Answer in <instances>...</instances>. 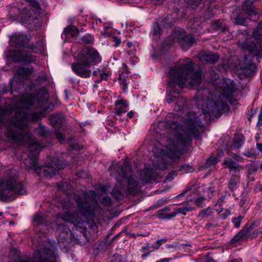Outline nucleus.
<instances>
[{"label":"nucleus","mask_w":262,"mask_h":262,"mask_svg":"<svg viewBox=\"0 0 262 262\" xmlns=\"http://www.w3.org/2000/svg\"><path fill=\"white\" fill-rule=\"evenodd\" d=\"M47 76L45 74H43L41 76H39L38 77H37L36 80V82L38 84H41L47 81Z\"/></svg>","instance_id":"51"},{"label":"nucleus","mask_w":262,"mask_h":262,"mask_svg":"<svg viewBox=\"0 0 262 262\" xmlns=\"http://www.w3.org/2000/svg\"><path fill=\"white\" fill-rule=\"evenodd\" d=\"M51 164L53 166H55L57 172L59 170L63 169L67 165L66 161L63 159H54L51 161Z\"/></svg>","instance_id":"31"},{"label":"nucleus","mask_w":262,"mask_h":262,"mask_svg":"<svg viewBox=\"0 0 262 262\" xmlns=\"http://www.w3.org/2000/svg\"><path fill=\"white\" fill-rule=\"evenodd\" d=\"M29 5L33 9L35 12H39L40 10V5L38 2L36 0H27Z\"/></svg>","instance_id":"40"},{"label":"nucleus","mask_w":262,"mask_h":262,"mask_svg":"<svg viewBox=\"0 0 262 262\" xmlns=\"http://www.w3.org/2000/svg\"><path fill=\"white\" fill-rule=\"evenodd\" d=\"M194 64L189 59L184 63L174 66L170 69L168 74V86L171 90L168 93L166 101L171 103L177 100L182 90L189 81L191 87L199 85L202 81V73L200 69L194 72Z\"/></svg>","instance_id":"3"},{"label":"nucleus","mask_w":262,"mask_h":262,"mask_svg":"<svg viewBox=\"0 0 262 262\" xmlns=\"http://www.w3.org/2000/svg\"><path fill=\"white\" fill-rule=\"evenodd\" d=\"M67 215L69 217L67 221H64L63 223H59L58 225L56 230L57 233L62 238L67 237L69 233L72 234L73 237L76 238L74 236L75 233H72L71 228L69 226V224H71L73 225V227H72V230H74V228H75L77 232L79 231L80 232V239L82 238L86 239V222L83 220L82 217L80 216L77 213H72L70 212H67Z\"/></svg>","instance_id":"7"},{"label":"nucleus","mask_w":262,"mask_h":262,"mask_svg":"<svg viewBox=\"0 0 262 262\" xmlns=\"http://www.w3.org/2000/svg\"><path fill=\"white\" fill-rule=\"evenodd\" d=\"M21 17L24 23L29 26L32 29L37 27L39 24L38 18L29 12L23 13Z\"/></svg>","instance_id":"22"},{"label":"nucleus","mask_w":262,"mask_h":262,"mask_svg":"<svg viewBox=\"0 0 262 262\" xmlns=\"http://www.w3.org/2000/svg\"><path fill=\"white\" fill-rule=\"evenodd\" d=\"M152 34L155 39H158L162 34V29L157 22H155L152 26Z\"/></svg>","instance_id":"35"},{"label":"nucleus","mask_w":262,"mask_h":262,"mask_svg":"<svg viewBox=\"0 0 262 262\" xmlns=\"http://www.w3.org/2000/svg\"><path fill=\"white\" fill-rule=\"evenodd\" d=\"M36 99V96L33 95H29L23 97L21 100V103L23 106L28 109L34 105Z\"/></svg>","instance_id":"30"},{"label":"nucleus","mask_w":262,"mask_h":262,"mask_svg":"<svg viewBox=\"0 0 262 262\" xmlns=\"http://www.w3.org/2000/svg\"><path fill=\"white\" fill-rule=\"evenodd\" d=\"M257 125H262V107H261L260 113L258 115V120L257 122Z\"/></svg>","instance_id":"57"},{"label":"nucleus","mask_w":262,"mask_h":262,"mask_svg":"<svg viewBox=\"0 0 262 262\" xmlns=\"http://www.w3.org/2000/svg\"><path fill=\"white\" fill-rule=\"evenodd\" d=\"M219 159L216 157L210 156L206 160L205 165L207 167H209L214 165L219 162Z\"/></svg>","instance_id":"38"},{"label":"nucleus","mask_w":262,"mask_h":262,"mask_svg":"<svg viewBox=\"0 0 262 262\" xmlns=\"http://www.w3.org/2000/svg\"><path fill=\"white\" fill-rule=\"evenodd\" d=\"M10 253L16 258L14 262H57L55 252L50 248H43L36 251L31 258L21 256L20 251L15 248H11Z\"/></svg>","instance_id":"8"},{"label":"nucleus","mask_w":262,"mask_h":262,"mask_svg":"<svg viewBox=\"0 0 262 262\" xmlns=\"http://www.w3.org/2000/svg\"><path fill=\"white\" fill-rule=\"evenodd\" d=\"M77 56L84 61H89L91 65H96L101 61V57L99 52L90 47L83 48Z\"/></svg>","instance_id":"14"},{"label":"nucleus","mask_w":262,"mask_h":262,"mask_svg":"<svg viewBox=\"0 0 262 262\" xmlns=\"http://www.w3.org/2000/svg\"><path fill=\"white\" fill-rule=\"evenodd\" d=\"M101 203L105 206H111L112 205V201L108 196H106L102 198Z\"/></svg>","instance_id":"45"},{"label":"nucleus","mask_w":262,"mask_h":262,"mask_svg":"<svg viewBox=\"0 0 262 262\" xmlns=\"http://www.w3.org/2000/svg\"><path fill=\"white\" fill-rule=\"evenodd\" d=\"M36 132L39 136L43 137L47 136L48 130L46 126L39 125V126L36 129Z\"/></svg>","instance_id":"43"},{"label":"nucleus","mask_w":262,"mask_h":262,"mask_svg":"<svg viewBox=\"0 0 262 262\" xmlns=\"http://www.w3.org/2000/svg\"><path fill=\"white\" fill-rule=\"evenodd\" d=\"M157 177V173L151 168H145L140 174V180L143 184L149 183L151 181H155Z\"/></svg>","instance_id":"19"},{"label":"nucleus","mask_w":262,"mask_h":262,"mask_svg":"<svg viewBox=\"0 0 262 262\" xmlns=\"http://www.w3.org/2000/svg\"><path fill=\"white\" fill-rule=\"evenodd\" d=\"M245 155L246 156H247V157H255L256 156V154L255 153V151H253V152H251V151H248L247 152H246L245 154Z\"/></svg>","instance_id":"59"},{"label":"nucleus","mask_w":262,"mask_h":262,"mask_svg":"<svg viewBox=\"0 0 262 262\" xmlns=\"http://www.w3.org/2000/svg\"><path fill=\"white\" fill-rule=\"evenodd\" d=\"M229 107L226 102L219 99L216 101H210L207 104V110L203 111V114L206 117L208 115L210 117H219L222 114L227 112Z\"/></svg>","instance_id":"10"},{"label":"nucleus","mask_w":262,"mask_h":262,"mask_svg":"<svg viewBox=\"0 0 262 262\" xmlns=\"http://www.w3.org/2000/svg\"><path fill=\"white\" fill-rule=\"evenodd\" d=\"M30 38L25 34L15 33L10 38V45L15 48H26L30 50H34L36 45L33 42H30Z\"/></svg>","instance_id":"11"},{"label":"nucleus","mask_w":262,"mask_h":262,"mask_svg":"<svg viewBox=\"0 0 262 262\" xmlns=\"http://www.w3.org/2000/svg\"><path fill=\"white\" fill-rule=\"evenodd\" d=\"M242 10L248 16L252 17L257 14L256 9L253 5V3L250 0H245L241 7Z\"/></svg>","instance_id":"23"},{"label":"nucleus","mask_w":262,"mask_h":262,"mask_svg":"<svg viewBox=\"0 0 262 262\" xmlns=\"http://www.w3.org/2000/svg\"><path fill=\"white\" fill-rule=\"evenodd\" d=\"M223 165L226 168H229V171L233 172L235 173L240 172L244 169V167L229 158H225Z\"/></svg>","instance_id":"21"},{"label":"nucleus","mask_w":262,"mask_h":262,"mask_svg":"<svg viewBox=\"0 0 262 262\" xmlns=\"http://www.w3.org/2000/svg\"><path fill=\"white\" fill-rule=\"evenodd\" d=\"M187 103L186 99L180 94L174 105V110L179 112L186 109L187 106Z\"/></svg>","instance_id":"29"},{"label":"nucleus","mask_w":262,"mask_h":262,"mask_svg":"<svg viewBox=\"0 0 262 262\" xmlns=\"http://www.w3.org/2000/svg\"><path fill=\"white\" fill-rule=\"evenodd\" d=\"M224 201H225V196H222L221 197H220L219 199L216 204L217 205L218 204L220 206H221L222 205V204L224 202Z\"/></svg>","instance_id":"58"},{"label":"nucleus","mask_w":262,"mask_h":262,"mask_svg":"<svg viewBox=\"0 0 262 262\" xmlns=\"http://www.w3.org/2000/svg\"><path fill=\"white\" fill-rule=\"evenodd\" d=\"M33 224L36 232L42 233L47 229V221L40 214L37 213L34 215Z\"/></svg>","instance_id":"20"},{"label":"nucleus","mask_w":262,"mask_h":262,"mask_svg":"<svg viewBox=\"0 0 262 262\" xmlns=\"http://www.w3.org/2000/svg\"><path fill=\"white\" fill-rule=\"evenodd\" d=\"M166 241V239L163 238L159 240H158L156 242V244H157V246L154 247L155 249H159V247L162 245V244L165 243Z\"/></svg>","instance_id":"55"},{"label":"nucleus","mask_w":262,"mask_h":262,"mask_svg":"<svg viewBox=\"0 0 262 262\" xmlns=\"http://www.w3.org/2000/svg\"><path fill=\"white\" fill-rule=\"evenodd\" d=\"M81 40L86 44L92 45L94 43V38L92 35L88 34L81 38Z\"/></svg>","instance_id":"41"},{"label":"nucleus","mask_w":262,"mask_h":262,"mask_svg":"<svg viewBox=\"0 0 262 262\" xmlns=\"http://www.w3.org/2000/svg\"><path fill=\"white\" fill-rule=\"evenodd\" d=\"M243 219V216L241 215H239L238 217H235L232 218V222L234 226V227L236 228H238L240 227L241 222Z\"/></svg>","instance_id":"46"},{"label":"nucleus","mask_w":262,"mask_h":262,"mask_svg":"<svg viewBox=\"0 0 262 262\" xmlns=\"http://www.w3.org/2000/svg\"><path fill=\"white\" fill-rule=\"evenodd\" d=\"M193 208L191 207L190 205L187 204L184 207H181L179 208H177L174 209V212L178 213H182L184 215H186V212L191 211L193 210Z\"/></svg>","instance_id":"37"},{"label":"nucleus","mask_w":262,"mask_h":262,"mask_svg":"<svg viewBox=\"0 0 262 262\" xmlns=\"http://www.w3.org/2000/svg\"><path fill=\"white\" fill-rule=\"evenodd\" d=\"M12 57L17 62L25 63H33L36 60V57L26 50H15L13 52Z\"/></svg>","instance_id":"16"},{"label":"nucleus","mask_w":262,"mask_h":262,"mask_svg":"<svg viewBox=\"0 0 262 262\" xmlns=\"http://www.w3.org/2000/svg\"><path fill=\"white\" fill-rule=\"evenodd\" d=\"M56 137L60 142H62L64 139L63 134L60 132H57L56 133Z\"/></svg>","instance_id":"54"},{"label":"nucleus","mask_w":262,"mask_h":262,"mask_svg":"<svg viewBox=\"0 0 262 262\" xmlns=\"http://www.w3.org/2000/svg\"><path fill=\"white\" fill-rule=\"evenodd\" d=\"M237 87L236 84L233 81H231L229 83H227L223 88L222 92V95L224 97H225L230 101Z\"/></svg>","instance_id":"24"},{"label":"nucleus","mask_w":262,"mask_h":262,"mask_svg":"<svg viewBox=\"0 0 262 262\" xmlns=\"http://www.w3.org/2000/svg\"><path fill=\"white\" fill-rule=\"evenodd\" d=\"M215 25L217 27L218 29H221L222 32H226L228 30V28L225 26L221 27V23L219 21H216L215 22Z\"/></svg>","instance_id":"53"},{"label":"nucleus","mask_w":262,"mask_h":262,"mask_svg":"<svg viewBox=\"0 0 262 262\" xmlns=\"http://www.w3.org/2000/svg\"><path fill=\"white\" fill-rule=\"evenodd\" d=\"M64 93L65 95V99L67 101L69 99V94H70V92L67 89H66L64 90Z\"/></svg>","instance_id":"62"},{"label":"nucleus","mask_w":262,"mask_h":262,"mask_svg":"<svg viewBox=\"0 0 262 262\" xmlns=\"http://www.w3.org/2000/svg\"><path fill=\"white\" fill-rule=\"evenodd\" d=\"M203 126L199 116L193 112H188L184 118L182 133H178L174 136L172 144L167 146V150L157 149L162 159L168 157L171 159H179L178 152L184 150L188 143L192 142V138L199 139L201 137L200 129Z\"/></svg>","instance_id":"2"},{"label":"nucleus","mask_w":262,"mask_h":262,"mask_svg":"<svg viewBox=\"0 0 262 262\" xmlns=\"http://www.w3.org/2000/svg\"><path fill=\"white\" fill-rule=\"evenodd\" d=\"M63 119V117L61 113H55L50 117V122L55 128L60 127Z\"/></svg>","instance_id":"28"},{"label":"nucleus","mask_w":262,"mask_h":262,"mask_svg":"<svg viewBox=\"0 0 262 262\" xmlns=\"http://www.w3.org/2000/svg\"><path fill=\"white\" fill-rule=\"evenodd\" d=\"M112 262H124L123 256L118 253L115 254L111 260Z\"/></svg>","instance_id":"49"},{"label":"nucleus","mask_w":262,"mask_h":262,"mask_svg":"<svg viewBox=\"0 0 262 262\" xmlns=\"http://www.w3.org/2000/svg\"><path fill=\"white\" fill-rule=\"evenodd\" d=\"M246 168H247L248 171V176H249L250 175H252L254 173L256 172L258 169L257 166L255 164H248L246 165Z\"/></svg>","instance_id":"42"},{"label":"nucleus","mask_w":262,"mask_h":262,"mask_svg":"<svg viewBox=\"0 0 262 262\" xmlns=\"http://www.w3.org/2000/svg\"><path fill=\"white\" fill-rule=\"evenodd\" d=\"M213 213L212 209L209 207L206 209H203L200 211L198 214V217H200L201 219L203 220L205 218H208L211 216Z\"/></svg>","instance_id":"33"},{"label":"nucleus","mask_w":262,"mask_h":262,"mask_svg":"<svg viewBox=\"0 0 262 262\" xmlns=\"http://www.w3.org/2000/svg\"><path fill=\"white\" fill-rule=\"evenodd\" d=\"M206 198L203 196L198 197L195 201V204L198 207L202 208L204 206V202Z\"/></svg>","instance_id":"48"},{"label":"nucleus","mask_w":262,"mask_h":262,"mask_svg":"<svg viewBox=\"0 0 262 262\" xmlns=\"http://www.w3.org/2000/svg\"><path fill=\"white\" fill-rule=\"evenodd\" d=\"M240 183V176L235 173L231 176L230 179L228 183V188L233 192L236 190Z\"/></svg>","instance_id":"27"},{"label":"nucleus","mask_w":262,"mask_h":262,"mask_svg":"<svg viewBox=\"0 0 262 262\" xmlns=\"http://www.w3.org/2000/svg\"><path fill=\"white\" fill-rule=\"evenodd\" d=\"M179 170L185 173L192 172L193 168L189 165L184 164L180 167Z\"/></svg>","instance_id":"44"},{"label":"nucleus","mask_w":262,"mask_h":262,"mask_svg":"<svg viewBox=\"0 0 262 262\" xmlns=\"http://www.w3.org/2000/svg\"><path fill=\"white\" fill-rule=\"evenodd\" d=\"M48 101V98L46 97L43 101L40 100L38 99L37 100V103L39 104V106L41 107V109L43 110L44 112H47L48 110V107L45 106V105L47 104Z\"/></svg>","instance_id":"47"},{"label":"nucleus","mask_w":262,"mask_h":262,"mask_svg":"<svg viewBox=\"0 0 262 262\" xmlns=\"http://www.w3.org/2000/svg\"><path fill=\"white\" fill-rule=\"evenodd\" d=\"M173 38H177L179 43L183 50H187L195 43L196 39L191 34L185 35L184 30L181 28H176L173 31Z\"/></svg>","instance_id":"13"},{"label":"nucleus","mask_w":262,"mask_h":262,"mask_svg":"<svg viewBox=\"0 0 262 262\" xmlns=\"http://www.w3.org/2000/svg\"><path fill=\"white\" fill-rule=\"evenodd\" d=\"M177 213L174 211L171 212V209L169 206L165 207L157 212L158 218L161 220H170L175 217Z\"/></svg>","instance_id":"25"},{"label":"nucleus","mask_w":262,"mask_h":262,"mask_svg":"<svg viewBox=\"0 0 262 262\" xmlns=\"http://www.w3.org/2000/svg\"><path fill=\"white\" fill-rule=\"evenodd\" d=\"M230 212L228 210H226L225 213L222 214L223 217L225 219L228 216L230 215Z\"/></svg>","instance_id":"60"},{"label":"nucleus","mask_w":262,"mask_h":262,"mask_svg":"<svg viewBox=\"0 0 262 262\" xmlns=\"http://www.w3.org/2000/svg\"><path fill=\"white\" fill-rule=\"evenodd\" d=\"M156 262H168V260L167 258H163L157 261Z\"/></svg>","instance_id":"64"},{"label":"nucleus","mask_w":262,"mask_h":262,"mask_svg":"<svg viewBox=\"0 0 262 262\" xmlns=\"http://www.w3.org/2000/svg\"><path fill=\"white\" fill-rule=\"evenodd\" d=\"M111 39H112V41L114 42H115V45H114L115 47H118L120 45V43H121V40L117 36H114L112 37Z\"/></svg>","instance_id":"52"},{"label":"nucleus","mask_w":262,"mask_h":262,"mask_svg":"<svg viewBox=\"0 0 262 262\" xmlns=\"http://www.w3.org/2000/svg\"><path fill=\"white\" fill-rule=\"evenodd\" d=\"M78 33L79 30L77 28L69 26L66 27L63 31V33L67 35H70L72 37L76 36Z\"/></svg>","instance_id":"36"},{"label":"nucleus","mask_w":262,"mask_h":262,"mask_svg":"<svg viewBox=\"0 0 262 262\" xmlns=\"http://www.w3.org/2000/svg\"><path fill=\"white\" fill-rule=\"evenodd\" d=\"M109 75H109L108 73L102 72V73H100V77L101 78V79L102 80H108Z\"/></svg>","instance_id":"56"},{"label":"nucleus","mask_w":262,"mask_h":262,"mask_svg":"<svg viewBox=\"0 0 262 262\" xmlns=\"http://www.w3.org/2000/svg\"><path fill=\"white\" fill-rule=\"evenodd\" d=\"M118 172L116 180L118 182L113 188L112 195L117 200H122L124 192L136 194L139 190L138 182L134 178L131 166L127 162L122 165H116L113 168Z\"/></svg>","instance_id":"4"},{"label":"nucleus","mask_w":262,"mask_h":262,"mask_svg":"<svg viewBox=\"0 0 262 262\" xmlns=\"http://www.w3.org/2000/svg\"><path fill=\"white\" fill-rule=\"evenodd\" d=\"M91 63L84 61L77 57V60L71 64L72 71L78 76L83 78L90 77L92 71L90 69Z\"/></svg>","instance_id":"12"},{"label":"nucleus","mask_w":262,"mask_h":262,"mask_svg":"<svg viewBox=\"0 0 262 262\" xmlns=\"http://www.w3.org/2000/svg\"><path fill=\"white\" fill-rule=\"evenodd\" d=\"M44 116L42 112L28 113L18 111L13 118L9 120L4 127V136L10 142H22L26 143L29 150L28 157L24 161L26 169L30 172H36L41 176L50 178L57 172L51 163L39 167L37 156L42 148L39 142L33 138L28 128V121H36Z\"/></svg>","instance_id":"1"},{"label":"nucleus","mask_w":262,"mask_h":262,"mask_svg":"<svg viewBox=\"0 0 262 262\" xmlns=\"http://www.w3.org/2000/svg\"><path fill=\"white\" fill-rule=\"evenodd\" d=\"M212 227H213V224L211 223H208L205 225V228L207 230H209Z\"/></svg>","instance_id":"63"},{"label":"nucleus","mask_w":262,"mask_h":262,"mask_svg":"<svg viewBox=\"0 0 262 262\" xmlns=\"http://www.w3.org/2000/svg\"><path fill=\"white\" fill-rule=\"evenodd\" d=\"M236 68L240 71L239 77L242 79L253 76L256 72L257 67L254 63L245 59L236 66Z\"/></svg>","instance_id":"15"},{"label":"nucleus","mask_w":262,"mask_h":262,"mask_svg":"<svg viewBox=\"0 0 262 262\" xmlns=\"http://www.w3.org/2000/svg\"><path fill=\"white\" fill-rule=\"evenodd\" d=\"M75 199L78 210L83 216L92 215L95 213L98 206L95 196L89 195L87 192H84L82 195H75Z\"/></svg>","instance_id":"9"},{"label":"nucleus","mask_w":262,"mask_h":262,"mask_svg":"<svg viewBox=\"0 0 262 262\" xmlns=\"http://www.w3.org/2000/svg\"><path fill=\"white\" fill-rule=\"evenodd\" d=\"M178 173V170H173L169 172L166 177V180L170 182L173 179L174 176H177Z\"/></svg>","instance_id":"50"},{"label":"nucleus","mask_w":262,"mask_h":262,"mask_svg":"<svg viewBox=\"0 0 262 262\" xmlns=\"http://www.w3.org/2000/svg\"><path fill=\"white\" fill-rule=\"evenodd\" d=\"M250 31H245L238 36V43L242 50L247 51L257 59L262 58V22L258 23L254 29L252 36L250 35Z\"/></svg>","instance_id":"5"},{"label":"nucleus","mask_w":262,"mask_h":262,"mask_svg":"<svg viewBox=\"0 0 262 262\" xmlns=\"http://www.w3.org/2000/svg\"><path fill=\"white\" fill-rule=\"evenodd\" d=\"M244 143V137L242 134H237L234 137V146L236 148H239Z\"/></svg>","instance_id":"34"},{"label":"nucleus","mask_w":262,"mask_h":262,"mask_svg":"<svg viewBox=\"0 0 262 262\" xmlns=\"http://www.w3.org/2000/svg\"><path fill=\"white\" fill-rule=\"evenodd\" d=\"M34 71L33 68H27L24 67H19L17 70V74L22 76H28L30 75Z\"/></svg>","instance_id":"32"},{"label":"nucleus","mask_w":262,"mask_h":262,"mask_svg":"<svg viewBox=\"0 0 262 262\" xmlns=\"http://www.w3.org/2000/svg\"><path fill=\"white\" fill-rule=\"evenodd\" d=\"M17 171L10 169L5 178L0 181V200L11 201L16 198V194L26 193L23 183L18 180Z\"/></svg>","instance_id":"6"},{"label":"nucleus","mask_w":262,"mask_h":262,"mask_svg":"<svg viewBox=\"0 0 262 262\" xmlns=\"http://www.w3.org/2000/svg\"><path fill=\"white\" fill-rule=\"evenodd\" d=\"M256 226H257V225H256V222L255 221L250 224H246L242 230L232 239V242H237L249 237H253V233L251 234V232Z\"/></svg>","instance_id":"17"},{"label":"nucleus","mask_w":262,"mask_h":262,"mask_svg":"<svg viewBox=\"0 0 262 262\" xmlns=\"http://www.w3.org/2000/svg\"><path fill=\"white\" fill-rule=\"evenodd\" d=\"M198 57L203 63L214 64L218 61L219 55L211 51H202L198 53Z\"/></svg>","instance_id":"18"},{"label":"nucleus","mask_w":262,"mask_h":262,"mask_svg":"<svg viewBox=\"0 0 262 262\" xmlns=\"http://www.w3.org/2000/svg\"><path fill=\"white\" fill-rule=\"evenodd\" d=\"M116 114L118 116H121L124 113L127 112L128 102L126 100H118L115 102Z\"/></svg>","instance_id":"26"},{"label":"nucleus","mask_w":262,"mask_h":262,"mask_svg":"<svg viewBox=\"0 0 262 262\" xmlns=\"http://www.w3.org/2000/svg\"><path fill=\"white\" fill-rule=\"evenodd\" d=\"M256 147L258 149V150L260 151L262 154V143H257L256 144Z\"/></svg>","instance_id":"61"},{"label":"nucleus","mask_w":262,"mask_h":262,"mask_svg":"<svg viewBox=\"0 0 262 262\" xmlns=\"http://www.w3.org/2000/svg\"><path fill=\"white\" fill-rule=\"evenodd\" d=\"M234 23L238 25L247 26L246 18L241 15H238L234 18Z\"/></svg>","instance_id":"39"}]
</instances>
